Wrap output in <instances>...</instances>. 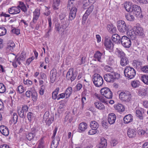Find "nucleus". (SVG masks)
Listing matches in <instances>:
<instances>
[{
	"label": "nucleus",
	"instance_id": "f257e3e1",
	"mask_svg": "<svg viewBox=\"0 0 148 148\" xmlns=\"http://www.w3.org/2000/svg\"><path fill=\"white\" fill-rule=\"evenodd\" d=\"M125 76L127 77L130 79L133 78L136 75L135 70L132 67L127 66L125 67L124 71Z\"/></svg>",
	"mask_w": 148,
	"mask_h": 148
},
{
	"label": "nucleus",
	"instance_id": "f03ea898",
	"mask_svg": "<svg viewBox=\"0 0 148 148\" xmlns=\"http://www.w3.org/2000/svg\"><path fill=\"white\" fill-rule=\"evenodd\" d=\"M92 81L95 85L97 87L101 86L103 82L102 77L99 74H95L93 75Z\"/></svg>",
	"mask_w": 148,
	"mask_h": 148
},
{
	"label": "nucleus",
	"instance_id": "7ed1b4c3",
	"mask_svg": "<svg viewBox=\"0 0 148 148\" xmlns=\"http://www.w3.org/2000/svg\"><path fill=\"white\" fill-rule=\"evenodd\" d=\"M132 12L133 14L138 18H141L143 17L141 8L138 5H132Z\"/></svg>",
	"mask_w": 148,
	"mask_h": 148
},
{
	"label": "nucleus",
	"instance_id": "20e7f679",
	"mask_svg": "<svg viewBox=\"0 0 148 148\" xmlns=\"http://www.w3.org/2000/svg\"><path fill=\"white\" fill-rule=\"evenodd\" d=\"M100 92L101 95L104 96L106 98L108 99H112L113 96L112 92L108 88H102Z\"/></svg>",
	"mask_w": 148,
	"mask_h": 148
},
{
	"label": "nucleus",
	"instance_id": "39448f33",
	"mask_svg": "<svg viewBox=\"0 0 148 148\" xmlns=\"http://www.w3.org/2000/svg\"><path fill=\"white\" fill-rule=\"evenodd\" d=\"M117 27L119 31L121 33H125L127 31V27L124 21H118L117 23Z\"/></svg>",
	"mask_w": 148,
	"mask_h": 148
},
{
	"label": "nucleus",
	"instance_id": "423d86ee",
	"mask_svg": "<svg viewBox=\"0 0 148 148\" xmlns=\"http://www.w3.org/2000/svg\"><path fill=\"white\" fill-rule=\"evenodd\" d=\"M121 42L123 46L125 48H129L130 47L131 45V40L125 36L122 37Z\"/></svg>",
	"mask_w": 148,
	"mask_h": 148
},
{
	"label": "nucleus",
	"instance_id": "0eeeda50",
	"mask_svg": "<svg viewBox=\"0 0 148 148\" xmlns=\"http://www.w3.org/2000/svg\"><path fill=\"white\" fill-rule=\"evenodd\" d=\"M104 44L107 50H112L114 47V44L110 38L106 37L105 38Z\"/></svg>",
	"mask_w": 148,
	"mask_h": 148
},
{
	"label": "nucleus",
	"instance_id": "6e6552de",
	"mask_svg": "<svg viewBox=\"0 0 148 148\" xmlns=\"http://www.w3.org/2000/svg\"><path fill=\"white\" fill-rule=\"evenodd\" d=\"M77 74V72H73V69H70L68 71L66 75V78L68 80L71 79V82L74 81L75 79Z\"/></svg>",
	"mask_w": 148,
	"mask_h": 148
},
{
	"label": "nucleus",
	"instance_id": "1a4fd4ad",
	"mask_svg": "<svg viewBox=\"0 0 148 148\" xmlns=\"http://www.w3.org/2000/svg\"><path fill=\"white\" fill-rule=\"evenodd\" d=\"M130 95L127 94L125 92H121L119 95L120 99L121 100L126 102H129L131 99Z\"/></svg>",
	"mask_w": 148,
	"mask_h": 148
},
{
	"label": "nucleus",
	"instance_id": "9d476101",
	"mask_svg": "<svg viewBox=\"0 0 148 148\" xmlns=\"http://www.w3.org/2000/svg\"><path fill=\"white\" fill-rule=\"evenodd\" d=\"M94 9V6L91 5L88 8L83 17V20L85 21L88 18V16L92 12Z\"/></svg>",
	"mask_w": 148,
	"mask_h": 148
},
{
	"label": "nucleus",
	"instance_id": "9b49d317",
	"mask_svg": "<svg viewBox=\"0 0 148 148\" xmlns=\"http://www.w3.org/2000/svg\"><path fill=\"white\" fill-rule=\"evenodd\" d=\"M104 80L108 82H113L114 78L112 73L105 74L103 76Z\"/></svg>",
	"mask_w": 148,
	"mask_h": 148
},
{
	"label": "nucleus",
	"instance_id": "f8f14e48",
	"mask_svg": "<svg viewBox=\"0 0 148 148\" xmlns=\"http://www.w3.org/2000/svg\"><path fill=\"white\" fill-rule=\"evenodd\" d=\"M77 9L75 7H73L71 10L69 15V20H73L76 16Z\"/></svg>",
	"mask_w": 148,
	"mask_h": 148
},
{
	"label": "nucleus",
	"instance_id": "ddd939ff",
	"mask_svg": "<svg viewBox=\"0 0 148 148\" xmlns=\"http://www.w3.org/2000/svg\"><path fill=\"white\" fill-rule=\"evenodd\" d=\"M116 118V115L113 113H112L108 114V121L110 124H114Z\"/></svg>",
	"mask_w": 148,
	"mask_h": 148
},
{
	"label": "nucleus",
	"instance_id": "4468645a",
	"mask_svg": "<svg viewBox=\"0 0 148 148\" xmlns=\"http://www.w3.org/2000/svg\"><path fill=\"white\" fill-rule=\"evenodd\" d=\"M57 71L55 69H53L50 72V78L51 83H53L56 79Z\"/></svg>",
	"mask_w": 148,
	"mask_h": 148
},
{
	"label": "nucleus",
	"instance_id": "2eb2a0df",
	"mask_svg": "<svg viewBox=\"0 0 148 148\" xmlns=\"http://www.w3.org/2000/svg\"><path fill=\"white\" fill-rule=\"evenodd\" d=\"M20 9L16 7H12L9 9V13L11 14H16L20 12Z\"/></svg>",
	"mask_w": 148,
	"mask_h": 148
},
{
	"label": "nucleus",
	"instance_id": "dca6fc26",
	"mask_svg": "<svg viewBox=\"0 0 148 148\" xmlns=\"http://www.w3.org/2000/svg\"><path fill=\"white\" fill-rule=\"evenodd\" d=\"M135 29V33L140 36H143L144 35V31L143 28L140 26L139 24H137L136 26Z\"/></svg>",
	"mask_w": 148,
	"mask_h": 148
},
{
	"label": "nucleus",
	"instance_id": "f3484780",
	"mask_svg": "<svg viewBox=\"0 0 148 148\" xmlns=\"http://www.w3.org/2000/svg\"><path fill=\"white\" fill-rule=\"evenodd\" d=\"M0 132L3 135L6 136H8L9 134L8 129L5 126H0Z\"/></svg>",
	"mask_w": 148,
	"mask_h": 148
},
{
	"label": "nucleus",
	"instance_id": "a211bd4d",
	"mask_svg": "<svg viewBox=\"0 0 148 148\" xmlns=\"http://www.w3.org/2000/svg\"><path fill=\"white\" fill-rule=\"evenodd\" d=\"M133 121V117L131 114L126 115L123 118L124 122L125 124H128L132 122Z\"/></svg>",
	"mask_w": 148,
	"mask_h": 148
},
{
	"label": "nucleus",
	"instance_id": "6ab92c4d",
	"mask_svg": "<svg viewBox=\"0 0 148 148\" xmlns=\"http://www.w3.org/2000/svg\"><path fill=\"white\" fill-rule=\"evenodd\" d=\"M121 39L120 36L117 34H114L112 36V40L116 43H120Z\"/></svg>",
	"mask_w": 148,
	"mask_h": 148
},
{
	"label": "nucleus",
	"instance_id": "aec40b11",
	"mask_svg": "<svg viewBox=\"0 0 148 148\" xmlns=\"http://www.w3.org/2000/svg\"><path fill=\"white\" fill-rule=\"evenodd\" d=\"M26 55L24 52H22L20 56L18 58H17L16 56L15 57V61H16L18 63L20 64H21L20 60L24 61L25 59Z\"/></svg>",
	"mask_w": 148,
	"mask_h": 148
},
{
	"label": "nucleus",
	"instance_id": "412c9836",
	"mask_svg": "<svg viewBox=\"0 0 148 148\" xmlns=\"http://www.w3.org/2000/svg\"><path fill=\"white\" fill-rule=\"evenodd\" d=\"M115 109L119 112H124L125 110V108L122 104L118 103L114 106Z\"/></svg>",
	"mask_w": 148,
	"mask_h": 148
},
{
	"label": "nucleus",
	"instance_id": "4be33fe9",
	"mask_svg": "<svg viewBox=\"0 0 148 148\" xmlns=\"http://www.w3.org/2000/svg\"><path fill=\"white\" fill-rule=\"evenodd\" d=\"M94 105L95 107L97 109L102 110L105 109V107L104 105L99 101L95 102L94 103Z\"/></svg>",
	"mask_w": 148,
	"mask_h": 148
},
{
	"label": "nucleus",
	"instance_id": "5701e85b",
	"mask_svg": "<svg viewBox=\"0 0 148 148\" xmlns=\"http://www.w3.org/2000/svg\"><path fill=\"white\" fill-rule=\"evenodd\" d=\"M136 132L134 130L132 129H129L127 131V135L130 138H132L135 137Z\"/></svg>",
	"mask_w": 148,
	"mask_h": 148
},
{
	"label": "nucleus",
	"instance_id": "b1692460",
	"mask_svg": "<svg viewBox=\"0 0 148 148\" xmlns=\"http://www.w3.org/2000/svg\"><path fill=\"white\" fill-rule=\"evenodd\" d=\"M129 61L128 58L126 56L122 57L121 58L120 64L122 66H125L128 64Z\"/></svg>",
	"mask_w": 148,
	"mask_h": 148
},
{
	"label": "nucleus",
	"instance_id": "393cba45",
	"mask_svg": "<svg viewBox=\"0 0 148 148\" xmlns=\"http://www.w3.org/2000/svg\"><path fill=\"white\" fill-rule=\"evenodd\" d=\"M102 53H101L99 51H97L94 54V57L95 59V60H97L99 62H101V60Z\"/></svg>",
	"mask_w": 148,
	"mask_h": 148
},
{
	"label": "nucleus",
	"instance_id": "a878e982",
	"mask_svg": "<svg viewBox=\"0 0 148 148\" xmlns=\"http://www.w3.org/2000/svg\"><path fill=\"white\" fill-rule=\"evenodd\" d=\"M87 128V125L86 123L83 122L79 125V129L80 132L84 131Z\"/></svg>",
	"mask_w": 148,
	"mask_h": 148
},
{
	"label": "nucleus",
	"instance_id": "bb28decb",
	"mask_svg": "<svg viewBox=\"0 0 148 148\" xmlns=\"http://www.w3.org/2000/svg\"><path fill=\"white\" fill-rule=\"evenodd\" d=\"M72 88L71 87H69L66 89L65 92L66 98L69 97L70 96L72 92Z\"/></svg>",
	"mask_w": 148,
	"mask_h": 148
},
{
	"label": "nucleus",
	"instance_id": "cd10ccee",
	"mask_svg": "<svg viewBox=\"0 0 148 148\" xmlns=\"http://www.w3.org/2000/svg\"><path fill=\"white\" fill-rule=\"evenodd\" d=\"M148 94V87L143 88L139 90V94L140 95L145 96Z\"/></svg>",
	"mask_w": 148,
	"mask_h": 148
},
{
	"label": "nucleus",
	"instance_id": "c85d7f7f",
	"mask_svg": "<svg viewBox=\"0 0 148 148\" xmlns=\"http://www.w3.org/2000/svg\"><path fill=\"white\" fill-rule=\"evenodd\" d=\"M101 142L99 144L98 147L99 148H105L107 145L106 140L104 138L101 139Z\"/></svg>",
	"mask_w": 148,
	"mask_h": 148
},
{
	"label": "nucleus",
	"instance_id": "c756f323",
	"mask_svg": "<svg viewBox=\"0 0 148 148\" xmlns=\"http://www.w3.org/2000/svg\"><path fill=\"white\" fill-rule=\"evenodd\" d=\"M53 4V9L55 10L58 9V7L60 4V0H54Z\"/></svg>",
	"mask_w": 148,
	"mask_h": 148
},
{
	"label": "nucleus",
	"instance_id": "7c9ffc66",
	"mask_svg": "<svg viewBox=\"0 0 148 148\" xmlns=\"http://www.w3.org/2000/svg\"><path fill=\"white\" fill-rule=\"evenodd\" d=\"M136 116L138 118L141 120H143V116L142 111L140 110H136Z\"/></svg>",
	"mask_w": 148,
	"mask_h": 148
},
{
	"label": "nucleus",
	"instance_id": "2f4dec72",
	"mask_svg": "<svg viewBox=\"0 0 148 148\" xmlns=\"http://www.w3.org/2000/svg\"><path fill=\"white\" fill-rule=\"evenodd\" d=\"M59 89V88H57L52 92V98L53 99H57L58 100V96H57V95L58 94Z\"/></svg>",
	"mask_w": 148,
	"mask_h": 148
},
{
	"label": "nucleus",
	"instance_id": "473e14b6",
	"mask_svg": "<svg viewBox=\"0 0 148 148\" xmlns=\"http://www.w3.org/2000/svg\"><path fill=\"white\" fill-rule=\"evenodd\" d=\"M125 16L126 19L128 21H132L134 19V16L130 13H128L125 14Z\"/></svg>",
	"mask_w": 148,
	"mask_h": 148
},
{
	"label": "nucleus",
	"instance_id": "72a5a7b5",
	"mask_svg": "<svg viewBox=\"0 0 148 148\" xmlns=\"http://www.w3.org/2000/svg\"><path fill=\"white\" fill-rule=\"evenodd\" d=\"M116 53L118 56L121 58H122V57L125 56V54L124 52L121 50L119 49L118 48L116 49Z\"/></svg>",
	"mask_w": 148,
	"mask_h": 148
},
{
	"label": "nucleus",
	"instance_id": "f704fd0d",
	"mask_svg": "<svg viewBox=\"0 0 148 148\" xmlns=\"http://www.w3.org/2000/svg\"><path fill=\"white\" fill-rule=\"evenodd\" d=\"M90 126L91 128L97 130V129L99 127V124L96 121H93L90 122Z\"/></svg>",
	"mask_w": 148,
	"mask_h": 148
},
{
	"label": "nucleus",
	"instance_id": "c9c22d12",
	"mask_svg": "<svg viewBox=\"0 0 148 148\" xmlns=\"http://www.w3.org/2000/svg\"><path fill=\"white\" fill-rule=\"evenodd\" d=\"M48 21L49 24V27L48 28L49 30L46 35L45 36L46 37H47L48 36H49V33L51 31V28H52L51 26L52 23L50 17H49L48 18Z\"/></svg>",
	"mask_w": 148,
	"mask_h": 148
},
{
	"label": "nucleus",
	"instance_id": "e433bc0d",
	"mask_svg": "<svg viewBox=\"0 0 148 148\" xmlns=\"http://www.w3.org/2000/svg\"><path fill=\"white\" fill-rule=\"evenodd\" d=\"M131 84L133 88H136L138 87L140 85V82L138 80H134L132 82Z\"/></svg>",
	"mask_w": 148,
	"mask_h": 148
},
{
	"label": "nucleus",
	"instance_id": "4c0bfd02",
	"mask_svg": "<svg viewBox=\"0 0 148 148\" xmlns=\"http://www.w3.org/2000/svg\"><path fill=\"white\" fill-rule=\"evenodd\" d=\"M35 136V134L32 133H30L26 135V137L28 140L31 141L32 140H33Z\"/></svg>",
	"mask_w": 148,
	"mask_h": 148
},
{
	"label": "nucleus",
	"instance_id": "58836bf2",
	"mask_svg": "<svg viewBox=\"0 0 148 148\" xmlns=\"http://www.w3.org/2000/svg\"><path fill=\"white\" fill-rule=\"evenodd\" d=\"M45 143L43 140V138H41L39 141V143L37 148H43L44 146Z\"/></svg>",
	"mask_w": 148,
	"mask_h": 148
},
{
	"label": "nucleus",
	"instance_id": "ea45409f",
	"mask_svg": "<svg viewBox=\"0 0 148 148\" xmlns=\"http://www.w3.org/2000/svg\"><path fill=\"white\" fill-rule=\"evenodd\" d=\"M141 80L145 84L148 85V76L146 75L142 76Z\"/></svg>",
	"mask_w": 148,
	"mask_h": 148
},
{
	"label": "nucleus",
	"instance_id": "a19ab883",
	"mask_svg": "<svg viewBox=\"0 0 148 148\" xmlns=\"http://www.w3.org/2000/svg\"><path fill=\"white\" fill-rule=\"evenodd\" d=\"M20 117L22 118L25 117V115L24 114V111L22 109H18L17 111Z\"/></svg>",
	"mask_w": 148,
	"mask_h": 148
},
{
	"label": "nucleus",
	"instance_id": "79ce46f5",
	"mask_svg": "<svg viewBox=\"0 0 148 148\" xmlns=\"http://www.w3.org/2000/svg\"><path fill=\"white\" fill-rule=\"evenodd\" d=\"M18 116L16 113H14L12 116V121L14 124H16L17 121Z\"/></svg>",
	"mask_w": 148,
	"mask_h": 148
},
{
	"label": "nucleus",
	"instance_id": "37998d69",
	"mask_svg": "<svg viewBox=\"0 0 148 148\" xmlns=\"http://www.w3.org/2000/svg\"><path fill=\"white\" fill-rule=\"evenodd\" d=\"M6 30L3 27H0V36H3L6 34Z\"/></svg>",
	"mask_w": 148,
	"mask_h": 148
},
{
	"label": "nucleus",
	"instance_id": "c03bdc74",
	"mask_svg": "<svg viewBox=\"0 0 148 148\" xmlns=\"http://www.w3.org/2000/svg\"><path fill=\"white\" fill-rule=\"evenodd\" d=\"M6 88L5 86L2 83H0V93H3L5 92Z\"/></svg>",
	"mask_w": 148,
	"mask_h": 148
},
{
	"label": "nucleus",
	"instance_id": "a18cd8bd",
	"mask_svg": "<svg viewBox=\"0 0 148 148\" xmlns=\"http://www.w3.org/2000/svg\"><path fill=\"white\" fill-rule=\"evenodd\" d=\"M104 69L106 71L110 72V73H112L114 71L113 69L108 66H106L104 67Z\"/></svg>",
	"mask_w": 148,
	"mask_h": 148
},
{
	"label": "nucleus",
	"instance_id": "49530a36",
	"mask_svg": "<svg viewBox=\"0 0 148 148\" xmlns=\"http://www.w3.org/2000/svg\"><path fill=\"white\" fill-rule=\"evenodd\" d=\"M27 118L29 121H31L34 118V115L32 113L29 112L27 114Z\"/></svg>",
	"mask_w": 148,
	"mask_h": 148
},
{
	"label": "nucleus",
	"instance_id": "de8ad7c7",
	"mask_svg": "<svg viewBox=\"0 0 148 148\" xmlns=\"http://www.w3.org/2000/svg\"><path fill=\"white\" fill-rule=\"evenodd\" d=\"M54 120V116H52L49 118L48 120L45 123H46V125L48 126L50 125L53 122Z\"/></svg>",
	"mask_w": 148,
	"mask_h": 148
},
{
	"label": "nucleus",
	"instance_id": "09e8293b",
	"mask_svg": "<svg viewBox=\"0 0 148 148\" xmlns=\"http://www.w3.org/2000/svg\"><path fill=\"white\" fill-rule=\"evenodd\" d=\"M31 96L32 100L34 102L36 101L37 99V93L36 92H33Z\"/></svg>",
	"mask_w": 148,
	"mask_h": 148
},
{
	"label": "nucleus",
	"instance_id": "8fccbe9b",
	"mask_svg": "<svg viewBox=\"0 0 148 148\" xmlns=\"http://www.w3.org/2000/svg\"><path fill=\"white\" fill-rule=\"evenodd\" d=\"M97 133V130L96 129L92 128L88 132V134L89 135H92L95 134Z\"/></svg>",
	"mask_w": 148,
	"mask_h": 148
},
{
	"label": "nucleus",
	"instance_id": "3c124183",
	"mask_svg": "<svg viewBox=\"0 0 148 148\" xmlns=\"http://www.w3.org/2000/svg\"><path fill=\"white\" fill-rule=\"evenodd\" d=\"M125 8L127 11L131 12L132 6H131L128 4H126L125 5Z\"/></svg>",
	"mask_w": 148,
	"mask_h": 148
},
{
	"label": "nucleus",
	"instance_id": "603ef678",
	"mask_svg": "<svg viewBox=\"0 0 148 148\" xmlns=\"http://www.w3.org/2000/svg\"><path fill=\"white\" fill-rule=\"evenodd\" d=\"M49 113L48 112H46L43 116V121L46 122L47 119L49 118Z\"/></svg>",
	"mask_w": 148,
	"mask_h": 148
},
{
	"label": "nucleus",
	"instance_id": "864d4df0",
	"mask_svg": "<svg viewBox=\"0 0 148 148\" xmlns=\"http://www.w3.org/2000/svg\"><path fill=\"white\" fill-rule=\"evenodd\" d=\"M17 90L20 93H22L24 91V87L23 86L20 85L17 88Z\"/></svg>",
	"mask_w": 148,
	"mask_h": 148
},
{
	"label": "nucleus",
	"instance_id": "5fc2aeb1",
	"mask_svg": "<svg viewBox=\"0 0 148 148\" xmlns=\"http://www.w3.org/2000/svg\"><path fill=\"white\" fill-rule=\"evenodd\" d=\"M60 140V139L58 137H56V138L53 140L52 143H54V144H55L56 145H58Z\"/></svg>",
	"mask_w": 148,
	"mask_h": 148
},
{
	"label": "nucleus",
	"instance_id": "6e6d98bb",
	"mask_svg": "<svg viewBox=\"0 0 148 148\" xmlns=\"http://www.w3.org/2000/svg\"><path fill=\"white\" fill-rule=\"evenodd\" d=\"M12 32L17 35L19 34L20 33V30L18 29H17L16 28H14L11 30Z\"/></svg>",
	"mask_w": 148,
	"mask_h": 148
},
{
	"label": "nucleus",
	"instance_id": "4d7b16f0",
	"mask_svg": "<svg viewBox=\"0 0 148 148\" xmlns=\"http://www.w3.org/2000/svg\"><path fill=\"white\" fill-rule=\"evenodd\" d=\"M141 70L144 72L148 73V65L144 66L142 68Z\"/></svg>",
	"mask_w": 148,
	"mask_h": 148
},
{
	"label": "nucleus",
	"instance_id": "13d9d810",
	"mask_svg": "<svg viewBox=\"0 0 148 148\" xmlns=\"http://www.w3.org/2000/svg\"><path fill=\"white\" fill-rule=\"evenodd\" d=\"M45 90V86L43 85L41 86V88L40 90L39 93L41 95H42L44 94Z\"/></svg>",
	"mask_w": 148,
	"mask_h": 148
},
{
	"label": "nucleus",
	"instance_id": "bf43d9fd",
	"mask_svg": "<svg viewBox=\"0 0 148 148\" xmlns=\"http://www.w3.org/2000/svg\"><path fill=\"white\" fill-rule=\"evenodd\" d=\"M40 14V10L38 9H36L34 12V15L39 16Z\"/></svg>",
	"mask_w": 148,
	"mask_h": 148
},
{
	"label": "nucleus",
	"instance_id": "052dcab7",
	"mask_svg": "<svg viewBox=\"0 0 148 148\" xmlns=\"http://www.w3.org/2000/svg\"><path fill=\"white\" fill-rule=\"evenodd\" d=\"M112 74L114 77V81L116 79H118L120 76V75L118 73L114 72V71L112 73Z\"/></svg>",
	"mask_w": 148,
	"mask_h": 148
},
{
	"label": "nucleus",
	"instance_id": "680f3d73",
	"mask_svg": "<svg viewBox=\"0 0 148 148\" xmlns=\"http://www.w3.org/2000/svg\"><path fill=\"white\" fill-rule=\"evenodd\" d=\"M103 95H99V96H97L98 98L100 101H101L103 103H105L106 101Z\"/></svg>",
	"mask_w": 148,
	"mask_h": 148
},
{
	"label": "nucleus",
	"instance_id": "e2e57ef3",
	"mask_svg": "<svg viewBox=\"0 0 148 148\" xmlns=\"http://www.w3.org/2000/svg\"><path fill=\"white\" fill-rule=\"evenodd\" d=\"M62 26L59 25H56L55 29L56 31L59 32L60 31H62Z\"/></svg>",
	"mask_w": 148,
	"mask_h": 148
},
{
	"label": "nucleus",
	"instance_id": "0e129e2a",
	"mask_svg": "<svg viewBox=\"0 0 148 148\" xmlns=\"http://www.w3.org/2000/svg\"><path fill=\"white\" fill-rule=\"evenodd\" d=\"M89 2H85V1H83V8L84 9H86L87 6L89 5Z\"/></svg>",
	"mask_w": 148,
	"mask_h": 148
},
{
	"label": "nucleus",
	"instance_id": "69168bd1",
	"mask_svg": "<svg viewBox=\"0 0 148 148\" xmlns=\"http://www.w3.org/2000/svg\"><path fill=\"white\" fill-rule=\"evenodd\" d=\"M117 143L118 142L116 140H112L111 142V146L113 147L115 146Z\"/></svg>",
	"mask_w": 148,
	"mask_h": 148
},
{
	"label": "nucleus",
	"instance_id": "338daca9",
	"mask_svg": "<svg viewBox=\"0 0 148 148\" xmlns=\"http://www.w3.org/2000/svg\"><path fill=\"white\" fill-rule=\"evenodd\" d=\"M65 93H62L59 94L58 96V100H59L60 99H63L65 97Z\"/></svg>",
	"mask_w": 148,
	"mask_h": 148
},
{
	"label": "nucleus",
	"instance_id": "774afa93",
	"mask_svg": "<svg viewBox=\"0 0 148 148\" xmlns=\"http://www.w3.org/2000/svg\"><path fill=\"white\" fill-rule=\"evenodd\" d=\"M28 107L27 105H24L23 106L22 109L24 112H26L28 111Z\"/></svg>",
	"mask_w": 148,
	"mask_h": 148
}]
</instances>
